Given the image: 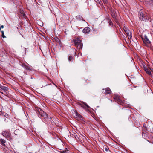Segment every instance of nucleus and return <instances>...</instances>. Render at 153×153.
<instances>
[{
  "label": "nucleus",
  "mask_w": 153,
  "mask_h": 153,
  "mask_svg": "<svg viewBox=\"0 0 153 153\" xmlns=\"http://www.w3.org/2000/svg\"><path fill=\"white\" fill-rule=\"evenodd\" d=\"M139 17L141 20L146 21L148 20L149 17L147 13L141 10L139 12Z\"/></svg>",
  "instance_id": "obj_1"
},
{
  "label": "nucleus",
  "mask_w": 153,
  "mask_h": 153,
  "mask_svg": "<svg viewBox=\"0 0 153 153\" xmlns=\"http://www.w3.org/2000/svg\"><path fill=\"white\" fill-rule=\"evenodd\" d=\"M73 117L78 121H81L84 120L83 117L76 111H74L73 114Z\"/></svg>",
  "instance_id": "obj_2"
},
{
  "label": "nucleus",
  "mask_w": 153,
  "mask_h": 153,
  "mask_svg": "<svg viewBox=\"0 0 153 153\" xmlns=\"http://www.w3.org/2000/svg\"><path fill=\"white\" fill-rule=\"evenodd\" d=\"M75 45L79 50L81 49L82 47V44L81 41L79 39H76L74 40Z\"/></svg>",
  "instance_id": "obj_3"
},
{
  "label": "nucleus",
  "mask_w": 153,
  "mask_h": 153,
  "mask_svg": "<svg viewBox=\"0 0 153 153\" xmlns=\"http://www.w3.org/2000/svg\"><path fill=\"white\" fill-rule=\"evenodd\" d=\"M39 116L41 117H43L44 119H46L48 118L47 114L46 113L44 112L41 109H40L39 110Z\"/></svg>",
  "instance_id": "obj_4"
},
{
  "label": "nucleus",
  "mask_w": 153,
  "mask_h": 153,
  "mask_svg": "<svg viewBox=\"0 0 153 153\" xmlns=\"http://www.w3.org/2000/svg\"><path fill=\"white\" fill-rule=\"evenodd\" d=\"M2 135L7 138H10V132L7 131H3L2 133Z\"/></svg>",
  "instance_id": "obj_5"
},
{
  "label": "nucleus",
  "mask_w": 153,
  "mask_h": 153,
  "mask_svg": "<svg viewBox=\"0 0 153 153\" xmlns=\"http://www.w3.org/2000/svg\"><path fill=\"white\" fill-rule=\"evenodd\" d=\"M144 37V38L143 39L144 43L145 44H149L150 43V42L147 36L145 35Z\"/></svg>",
  "instance_id": "obj_6"
},
{
  "label": "nucleus",
  "mask_w": 153,
  "mask_h": 153,
  "mask_svg": "<svg viewBox=\"0 0 153 153\" xmlns=\"http://www.w3.org/2000/svg\"><path fill=\"white\" fill-rule=\"evenodd\" d=\"M126 34L127 35L129 39H131L132 38V34L131 31L129 30H127L125 32Z\"/></svg>",
  "instance_id": "obj_7"
},
{
  "label": "nucleus",
  "mask_w": 153,
  "mask_h": 153,
  "mask_svg": "<svg viewBox=\"0 0 153 153\" xmlns=\"http://www.w3.org/2000/svg\"><path fill=\"white\" fill-rule=\"evenodd\" d=\"M90 29L88 27H86L83 30V32L84 33H87L90 32Z\"/></svg>",
  "instance_id": "obj_8"
},
{
  "label": "nucleus",
  "mask_w": 153,
  "mask_h": 153,
  "mask_svg": "<svg viewBox=\"0 0 153 153\" xmlns=\"http://www.w3.org/2000/svg\"><path fill=\"white\" fill-rule=\"evenodd\" d=\"M0 90H2L4 91H7L8 90V88L6 86H3L1 85L0 86Z\"/></svg>",
  "instance_id": "obj_9"
},
{
  "label": "nucleus",
  "mask_w": 153,
  "mask_h": 153,
  "mask_svg": "<svg viewBox=\"0 0 153 153\" xmlns=\"http://www.w3.org/2000/svg\"><path fill=\"white\" fill-rule=\"evenodd\" d=\"M114 98L116 101L117 102L120 103L121 102V100H120L119 97L118 95H116L115 96Z\"/></svg>",
  "instance_id": "obj_10"
},
{
  "label": "nucleus",
  "mask_w": 153,
  "mask_h": 153,
  "mask_svg": "<svg viewBox=\"0 0 153 153\" xmlns=\"http://www.w3.org/2000/svg\"><path fill=\"white\" fill-rule=\"evenodd\" d=\"M144 70L146 73H147L149 75H151V73L150 70L149 69L145 67H144Z\"/></svg>",
  "instance_id": "obj_11"
},
{
  "label": "nucleus",
  "mask_w": 153,
  "mask_h": 153,
  "mask_svg": "<svg viewBox=\"0 0 153 153\" xmlns=\"http://www.w3.org/2000/svg\"><path fill=\"white\" fill-rule=\"evenodd\" d=\"M0 141L1 142V144L3 146H5V144L6 141L5 140L3 139H1L0 140Z\"/></svg>",
  "instance_id": "obj_12"
},
{
  "label": "nucleus",
  "mask_w": 153,
  "mask_h": 153,
  "mask_svg": "<svg viewBox=\"0 0 153 153\" xmlns=\"http://www.w3.org/2000/svg\"><path fill=\"white\" fill-rule=\"evenodd\" d=\"M25 14L24 13V11L22 10H20V14H19V16L21 17H24L25 16Z\"/></svg>",
  "instance_id": "obj_13"
},
{
  "label": "nucleus",
  "mask_w": 153,
  "mask_h": 153,
  "mask_svg": "<svg viewBox=\"0 0 153 153\" xmlns=\"http://www.w3.org/2000/svg\"><path fill=\"white\" fill-rule=\"evenodd\" d=\"M105 92L106 94H108L110 93L111 91L109 88H107L105 89Z\"/></svg>",
  "instance_id": "obj_14"
},
{
  "label": "nucleus",
  "mask_w": 153,
  "mask_h": 153,
  "mask_svg": "<svg viewBox=\"0 0 153 153\" xmlns=\"http://www.w3.org/2000/svg\"><path fill=\"white\" fill-rule=\"evenodd\" d=\"M55 39L57 42L59 43H60V41L59 39L58 38L56 37L55 38Z\"/></svg>",
  "instance_id": "obj_15"
},
{
  "label": "nucleus",
  "mask_w": 153,
  "mask_h": 153,
  "mask_svg": "<svg viewBox=\"0 0 153 153\" xmlns=\"http://www.w3.org/2000/svg\"><path fill=\"white\" fill-rule=\"evenodd\" d=\"M76 17L77 19H82L83 21H85V20H84L82 19L83 18L80 15H78V16H76Z\"/></svg>",
  "instance_id": "obj_16"
},
{
  "label": "nucleus",
  "mask_w": 153,
  "mask_h": 153,
  "mask_svg": "<svg viewBox=\"0 0 153 153\" xmlns=\"http://www.w3.org/2000/svg\"><path fill=\"white\" fill-rule=\"evenodd\" d=\"M102 1L105 5H107L108 4L107 0H102Z\"/></svg>",
  "instance_id": "obj_17"
},
{
  "label": "nucleus",
  "mask_w": 153,
  "mask_h": 153,
  "mask_svg": "<svg viewBox=\"0 0 153 153\" xmlns=\"http://www.w3.org/2000/svg\"><path fill=\"white\" fill-rule=\"evenodd\" d=\"M1 33H2V37L3 38H5L6 37L4 35V31H1Z\"/></svg>",
  "instance_id": "obj_18"
},
{
  "label": "nucleus",
  "mask_w": 153,
  "mask_h": 153,
  "mask_svg": "<svg viewBox=\"0 0 153 153\" xmlns=\"http://www.w3.org/2000/svg\"><path fill=\"white\" fill-rule=\"evenodd\" d=\"M25 68L26 69V70H31V68L30 67L28 66H25Z\"/></svg>",
  "instance_id": "obj_19"
},
{
  "label": "nucleus",
  "mask_w": 153,
  "mask_h": 153,
  "mask_svg": "<svg viewBox=\"0 0 153 153\" xmlns=\"http://www.w3.org/2000/svg\"><path fill=\"white\" fill-rule=\"evenodd\" d=\"M73 59V57L72 56H70L68 58V60L69 61H71Z\"/></svg>",
  "instance_id": "obj_20"
},
{
  "label": "nucleus",
  "mask_w": 153,
  "mask_h": 153,
  "mask_svg": "<svg viewBox=\"0 0 153 153\" xmlns=\"http://www.w3.org/2000/svg\"><path fill=\"white\" fill-rule=\"evenodd\" d=\"M124 30L125 32H126V31H127V30H128L129 29L127 27H124Z\"/></svg>",
  "instance_id": "obj_21"
},
{
  "label": "nucleus",
  "mask_w": 153,
  "mask_h": 153,
  "mask_svg": "<svg viewBox=\"0 0 153 153\" xmlns=\"http://www.w3.org/2000/svg\"><path fill=\"white\" fill-rule=\"evenodd\" d=\"M105 151L106 152H108H108H109V150H108V149L107 148H105Z\"/></svg>",
  "instance_id": "obj_22"
},
{
  "label": "nucleus",
  "mask_w": 153,
  "mask_h": 153,
  "mask_svg": "<svg viewBox=\"0 0 153 153\" xmlns=\"http://www.w3.org/2000/svg\"><path fill=\"white\" fill-rule=\"evenodd\" d=\"M108 22H109V24H110V25H111L112 24V21H111V20H109V21H108Z\"/></svg>",
  "instance_id": "obj_23"
},
{
  "label": "nucleus",
  "mask_w": 153,
  "mask_h": 153,
  "mask_svg": "<svg viewBox=\"0 0 153 153\" xmlns=\"http://www.w3.org/2000/svg\"><path fill=\"white\" fill-rule=\"evenodd\" d=\"M61 153H66L67 152L65 151H63L60 152Z\"/></svg>",
  "instance_id": "obj_24"
},
{
  "label": "nucleus",
  "mask_w": 153,
  "mask_h": 153,
  "mask_svg": "<svg viewBox=\"0 0 153 153\" xmlns=\"http://www.w3.org/2000/svg\"><path fill=\"white\" fill-rule=\"evenodd\" d=\"M0 27H1V28H4V26L3 25H1Z\"/></svg>",
  "instance_id": "obj_25"
},
{
  "label": "nucleus",
  "mask_w": 153,
  "mask_h": 153,
  "mask_svg": "<svg viewBox=\"0 0 153 153\" xmlns=\"http://www.w3.org/2000/svg\"><path fill=\"white\" fill-rule=\"evenodd\" d=\"M150 70H151L152 71H153V68H150Z\"/></svg>",
  "instance_id": "obj_26"
},
{
  "label": "nucleus",
  "mask_w": 153,
  "mask_h": 153,
  "mask_svg": "<svg viewBox=\"0 0 153 153\" xmlns=\"http://www.w3.org/2000/svg\"><path fill=\"white\" fill-rule=\"evenodd\" d=\"M85 105L87 107H88V108L89 107L88 106L87 104H85Z\"/></svg>",
  "instance_id": "obj_27"
},
{
  "label": "nucleus",
  "mask_w": 153,
  "mask_h": 153,
  "mask_svg": "<svg viewBox=\"0 0 153 153\" xmlns=\"http://www.w3.org/2000/svg\"><path fill=\"white\" fill-rule=\"evenodd\" d=\"M75 138H76V137L75 136Z\"/></svg>",
  "instance_id": "obj_28"
}]
</instances>
